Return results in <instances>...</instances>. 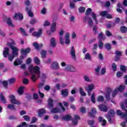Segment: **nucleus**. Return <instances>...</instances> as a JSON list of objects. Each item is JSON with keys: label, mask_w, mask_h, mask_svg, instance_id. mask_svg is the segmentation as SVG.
<instances>
[{"label": "nucleus", "mask_w": 127, "mask_h": 127, "mask_svg": "<svg viewBox=\"0 0 127 127\" xmlns=\"http://www.w3.org/2000/svg\"><path fill=\"white\" fill-rule=\"evenodd\" d=\"M40 77V68L36 65L33 67V72L31 74V79L32 82H36L37 79Z\"/></svg>", "instance_id": "obj_1"}, {"label": "nucleus", "mask_w": 127, "mask_h": 127, "mask_svg": "<svg viewBox=\"0 0 127 127\" xmlns=\"http://www.w3.org/2000/svg\"><path fill=\"white\" fill-rule=\"evenodd\" d=\"M121 106L122 110H123V111H125L126 113L122 112V111L120 110H117V115L118 116H120V117H122V118H124L125 119L126 117H127V110L126 109V107L125 106L124 103H121Z\"/></svg>", "instance_id": "obj_2"}, {"label": "nucleus", "mask_w": 127, "mask_h": 127, "mask_svg": "<svg viewBox=\"0 0 127 127\" xmlns=\"http://www.w3.org/2000/svg\"><path fill=\"white\" fill-rule=\"evenodd\" d=\"M85 14L86 15H90V14H91V17L93 18V20H95L96 24H98L97 16L95 13L92 12V9L91 8H88L86 9Z\"/></svg>", "instance_id": "obj_3"}, {"label": "nucleus", "mask_w": 127, "mask_h": 127, "mask_svg": "<svg viewBox=\"0 0 127 127\" xmlns=\"http://www.w3.org/2000/svg\"><path fill=\"white\" fill-rule=\"evenodd\" d=\"M11 41L12 42L7 43V46H9L10 49H11L12 52H18V49L13 46V45H15V42L13 41V39H11Z\"/></svg>", "instance_id": "obj_4"}, {"label": "nucleus", "mask_w": 127, "mask_h": 127, "mask_svg": "<svg viewBox=\"0 0 127 127\" xmlns=\"http://www.w3.org/2000/svg\"><path fill=\"white\" fill-rule=\"evenodd\" d=\"M9 98L10 99V102L11 104H13L14 105H21V103L19 101L16 100L15 99V96L13 95H11L9 96Z\"/></svg>", "instance_id": "obj_5"}, {"label": "nucleus", "mask_w": 127, "mask_h": 127, "mask_svg": "<svg viewBox=\"0 0 127 127\" xmlns=\"http://www.w3.org/2000/svg\"><path fill=\"white\" fill-rule=\"evenodd\" d=\"M83 21H84V22H87V24L88 25H89V26L91 27H93V24L94 23L93 22V19H92V18L90 17L84 16L83 17Z\"/></svg>", "instance_id": "obj_6"}, {"label": "nucleus", "mask_w": 127, "mask_h": 127, "mask_svg": "<svg viewBox=\"0 0 127 127\" xmlns=\"http://www.w3.org/2000/svg\"><path fill=\"white\" fill-rule=\"evenodd\" d=\"M13 18L15 20L21 21L23 19V15L20 12L15 13L14 15L13 16Z\"/></svg>", "instance_id": "obj_7"}, {"label": "nucleus", "mask_w": 127, "mask_h": 127, "mask_svg": "<svg viewBox=\"0 0 127 127\" xmlns=\"http://www.w3.org/2000/svg\"><path fill=\"white\" fill-rule=\"evenodd\" d=\"M95 89V85L93 84H89L88 87L86 88L85 91L87 92L88 96H91L92 91Z\"/></svg>", "instance_id": "obj_8"}, {"label": "nucleus", "mask_w": 127, "mask_h": 127, "mask_svg": "<svg viewBox=\"0 0 127 127\" xmlns=\"http://www.w3.org/2000/svg\"><path fill=\"white\" fill-rule=\"evenodd\" d=\"M115 55L116 57L115 58V62H118V61H120V59H121V56H123V53L119 51H116Z\"/></svg>", "instance_id": "obj_9"}, {"label": "nucleus", "mask_w": 127, "mask_h": 127, "mask_svg": "<svg viewBox=\"0 0 127 127\" xmlns=\"http://www.w3.org/2000/svg\"><path fill=\"white\" fill-rule=\"evenodd\" d=\"M65 71H67L68 72H76L77 69L73 65H71L70 64L67 65L65 68Z\"/></svg>", "instance_id": "obj_10"}, {"label": "nucleus", "mask_w": 127, "mask_h": 127, "mask_svg": "<svg viewBox=\"0 0 127 127\" xmlns=\"http://www.w3.org/2000/svg\"><path fill=\"white\" fill-rule=\"evenodd\" d=\"M113 90L110 88H107L106 92L105 94V98L107 101H110L111 93H112Z\"/></svg>", "instance_id": "obj_11"}, {"label": "nucleus", "mask_w": 127, "mask_h": 127, "mask_svg": "<svg viewBox=\"0 0 127 127\" xmlns=\"http://www.w3.org/2000/svg\"><path fill=\"white\" fill-rule=\"evenodd\" d=\"M42 35V29H39L38 32L34 31L32 33V36L34 37H40Z\"/></svg>", "instance_id": "obj_12"}, {"label": "nucleus", "mask_w": 127, "mask_h": 127, "mask_svg": "<svg viewBox=\"0 0 127 127\" xmlns=\"http://www.w3.org/2000/svg\"><path fill=\"white\" fill-rule=\"evenodd\" d=\"M51 69H53V70H57L60 68L59 66V64L57 62H54L52 63L50 66Z\"/></svg>", "instance_id": "obj_13"}, {"label": "nucleus", "mask_w": 127, "mask_h": 127, "mask_svg": "<svg viewBox=\"0 0 127 127\" xmlns=\"http://www.w3.org/2000/svg\"><path fill=\"white\" fill-rule=\"evenodd\" d=\"M18 55V52H12V55H9L8 57V59L11 62L14 59L15 57H16Z\"/></svg>", "instance_id": "obj_14"}, {"label": "nucleus", "mask_w": 127, "mask_h": 127, "mask_svg": "<svg viewBox=\"0 0 127 127\" xmlns=\"http://www.w3.org/2000/svg\"><path fill=\"white\" fill-rule=\"evenodd\" d=\"M64 34V31L63 29L61 30L59 33V36L60 37V42L61 44V45H64V41L63 40V37H62V35Z\"/></svg>", "instance_id": "obj_15"}, {"label": "nucleus", "mask_w": 127, "mask_h": 127, "mask_svg": "<svg viewBox=\"0 0 127 127\" xmlns=\"http://www.w3.org/2000/svg\"><path fill=\"white\" fill-rule=\"evenodd\" d=\"M70 53L72 59L76 60V51H75L74 46L71 47Z\"/></svg>", "instance_id": "obj_16"}, {"label": "nucleus", "mask_w": 127, "mask_h": 127, "mask_svg": "<svg viewBox=\"0 0 127 127\" xmlns=\"http://www.w3.org/2000/svg\"><path fill=\"white\" fill-rule=\"evenodd\" d=\"M97 114V110L96 108H92L90 112H88V116L90 118H95V115Z\"/></svg>", "instance_id": "obj_17"}, {"label": "nucleus", "mask_w": 127, "mask_h": 127, "mask_svg": "<svg viewBox=\"0 0 127 127\" xmlns=\"http://www.w3.org/2000/svg\"><path fill=\"white\" fill-rule=\"evenodd\" d=\"M3 55L4 58H7V56L9 55V49L7 47H5L3 48Z\"/></svg>", "instance_id": "obj_18"}, {"label": "nucleus", "mask_w": 127, "mask_h": 127, "mask_svg": "<svg viewBox=\"0 0 127 127\" xmlns=\"http://www.w3.org/2000/svg\"><path fill=\"white\" fill-rule=\"evenodd\" d=\"M98 108L101 112H104L105 113H107V112H108V107L104 104L99 105Z\"/></svg>", "instance_id": "obj_19"}, {"label": "nucleus", "mask_w": 127, "mask_h": 127, "mask_svg": "<svg viewBox=\"0 0 127 127\" xmlns=\"http://www.w3.org/2000/svg\"><path fill=\"white\" fill-rule=\"evenodd\" d=\"M50 44L51 47H56V40L55 38L52 37L50 41Z\"/></svg>", "instance_id": "obj_20"}, {"label": "nucleus", "mask_w": 127, "mask_h": 127, "mask_svg": "<svg viewBox=\"0 0 127 127\" xmlns=\"http://www.w3.org/2000/svg\"><path fill=\"white\" fill-rule=\"evenodd\" d=\"M21 51L22 54H23L24 55H26V54H28V53H30V51H31V49H30V48H27L25 49H22Z\"/></svg>", "instance_id": "obj_21"}, {"label": "nucleus", "mask_w": 127, "mask_h": 127, "mask_svg": "<svg viewBox=\"0 0 127 127\" xmlns=\"http://www.w3.org/2000/svg\"><path fill=\"white\" fill-rule=\"evenodd\" d=\"M33 45L35 47V49H36V50H39V49H41V48L43 47V45L42 44L38 45V44L36 42L33 43Z\"/></svg>", "instance_id": "obj_22"}, {"label": "nucleus", "mask_w": 127, "mask_h": 127, "mask_svg": "<svg viewBox=\"0 0 127 127\" xmlns=\"http://www.w3.org/2000/svg\"><path fill=\"white\" fill-rule=\"evenodd\" d=\"M61 95L62 96H63V97H67L68 95H69V90H68V89L62 90L61 91Z\"/></svg>", "instance_id": "obj_23"}, {"label": "nucleus", "mask_w": 127, "mask_h": 127, "mask_svg": "<svg viewBox=\"0 0 127 127\" xmlns=\"http://www.w3.org/2000/svg\"><path fill=\"white\" fill-rule=\"evenodd\" d=\"M57 24V23L55 22L52 23L51 28H50L51 32H53V33H54V32H55V31H56Z\"/></svg>", "instance_id": "obj_24"}, {"label": "nucleus", "mask_w": 127, "mask_h": 127, "mask_svg": "<svg viewBox=\"0 0 127 127\" xmlns=\"http://www.w3.org/2000/svg\"><path fill=\"white\" fill-rule=\"evenodd\" d=\"M78 120H80V117L78 115H74V119H72L73 124L74 125H77L78 124Z\"/></svg>", "instance_id": "obj_25"}, {"label": "nucleus", "mask_w": 127, "mask_h": 127, "mask_svg": "<svg viewBox=\"0 0 127 127\" xmlns=\"http://www.w3.org/2000/svg\"><path fill=\"white\" fill-rule=\"evenodd\" d=\"M46 113V110L44 108H42L39 110L38 116L39 117H42L44 114Z\"/></svg>", "instance_id": "obj_26"}, {"label": "nucleus", "mask_w": 127, "mask_h": 127, "mask_svg": "<svg viewBox=\"0 0 127 127\" xmlns=\"http://www.w3.org/2000/svg\"><path fill=\"white\" fill-rule=\"evenodd\" d=\"M0 101L3 104H6V99H5V97H4L3 94L2 93H0Z\"/></svg>", "instance_id": "obj_27"}, {"label": "nucleus", "mask_w": 127, "mask_h": 127, "mask_svg": "<svg viewBox=\"0 0 127 127\" xmlns=\"http://www.w3.org/2000/svg\"><path fill=\"white\" fill-rule=\"evenodd\" d=\"M22 64V60L20 59H17L14 62V66H18V65H21Z\"/></svg>", "instance_id": "obj_28"}, {"label": "nucleus", "mask_w": 127, "mask_h": 127, "mask_svg": "<svg viewBox=\"0 0 127 127\" xmlns=\"http://www.w3.org/2000/svg\"><path fill=\"white\" fill-rule=\"evenodd\" d=\"M98 38L99 40L102 41L103 40V41L106 40V36H104V34H103L102 32L100 33L98 36Z\"/></svg>", "instance_id": "obj_29"}, {"label": "nucleus", "mask_w": 127, "mask_h": 127, "mask_svg": "<svg viewBox=\"0 0 127 127\" xmlns=\"http://www.w3.org/2000/svg\"><path fill=\"white\" fill-rule=\"evenodd\" d=\"M72 119V117L69 115H66L64 116L63 117V120L64 121H66V122H69V121H71Z\"/></svg>", "instance_id": "obj_30"}, {"label": "nucleus", "mask_w": 127, "mask_h": 127, "mask_svg": "<svg viewBox=\"0 0 127 127\" xmlns=\"http://www.w3.org/2000/svg\"><path fill=\"white\" fill-rule=\"evenodd\" d=\"M48 106L49 108H53L54 104H53V100L52 98H49L48 102Z\"/></svg>", "instance_id": "obj_31"}, {"label": "nucleus", "mask_w": 127, "mask_h": 127, "mask_svg": "<svg viewBox=\"0 0 127 127\" xmlns=\"http://www.w3.org/2000/svg\"><path fill=\"white\" fill-rule=\"evenodd\" d=\"M125 89H126V86L122 85H120L118 87L116 88L117 91L121 92L125 91Z\"/></svg>", "instance_id": "obj_32"}, {"label": "nucleus", "mask_w": 127, "mask_h": 127, "mask_svg": "<svg viewBox=\"0 0 127 127\" xmlns=\"http://www.w3.org/2000/svg\"><path fill=\"white\" fill-rule=\"evenodd\" d=\"M6 23L9 26H11V27H14V25L12 23V21H11V19L10 18H8L6 19Z\"/></svg>", "instance_id": "obj_33"}, {"label": "nucleus", "mask_w": 127, "mask_h": 127, "mask_svg": "<svg viewBox=\"0 0 127 127\" xmlns=\"http://www.w3.org/2000/svg\"><path fill=\"white\" fill-rule=\"evenodd\" d=\"M120 30L122 33H127V27L125 26H122L120 27Z\"/></svg>", "instance_id": "obj_34"}, {"label": "nucleus", "mask_w": 127, "mask_h": 127, "mask_svg": "<svg viewBox=\"0 0 127 127\" xmlns=\"http://www.w3.org/2000/svg\"><path fill=\"white\" fill-rule=\"evenodd\" d=\"M24 89V87L20 86L18 89V93L19 95H22L23 94V90Z\"/></svg>", "instance_id": "obj_35"}, {"label": "nucleus", "mask_w": 127, "mask_h": 127, "mask_svg": "<svg viewBox=\"0 0 127 127\" xmlns=\"http://www.w3.org/2000/svg\"><path fill=\"white\" fill-rule=\"evenodd\" d=\"M47 52L45 50H42L41 52V55L42 58H46Z\"/></svg>", "instance_id": "obj_36"}, {"label": "nucleus", "mask_w": 127, "mask_h": 127, "mask_svg": "<svg viewBox=\"0 0 127 127\" xmlns=\"http://www.w3.org/2000/svg\"><path fill=\"white\" fill-rule=\"evenodd\" d=\"M79 94L82 97H86V92L83 91V88H79Z\"/></svg>", "instance_id": "obj_37"}, {"label": "nucleus", "mask_w": 127, "mask_h": 127, "mask_svg": "<svg viewBox=\"0 0 127 127\" xmlns=\"http://www.w3.org/2000/svg\"><path fill=\"white\" fill-rule=\"evenodd\" d=\"M34 62L36 65H39V64H40V60L37 57L34 58Z\"/></svg>", "instance_id": "obj_38"}, {"label": "nucleus", "mask_w": 127, "mask_h": 127, "mask_svg": "<svg viewBox=\"0 0 127 127\" xmlns=\"http://www.w3.org/2000/svg\"><path fill=\"white\" fill-rule=\"evenodd\" d=\"M105 47L106 49H107V50H108V51L112 49V46L110 43H106Z\"/></svg>", "instance_id": "obj_39"}, {"label": "nucleus", "mask_w": 127, "mask_h": 127, "mask_svg": "<svg viewBox=\"0 0 127 127\" xmlns=\"http://www.w3.org/2000/svg\"><path fill=\"white\" fill-rule=\"evenodd\" d=\"M19 30L21 31L24 36H27V33L25 32V30L22 27L19 28Z\"/></svg>", "instance_id": "obj_40"}, {"label": "nucleus", "mask_w": 127, "mask_h": 127, "mask_svg": "<svg viewBox=\"0 0 127 127\" xmlns=\"http://www.w3.org/2000/svg\"><path fill=\"white\" fill-rule=\"evenodd\" d=\"M38 22V20L36 18H32L30 21V24H35V23H37Z\"/></svg>", "instance_id": "obj_41"}, {"label": "nucleus", "mask_w": 127, "mask_h": 127, "mask_svg": "<svg viewBox=\"0 0 127 127\" xmlns=\"http://www.w3.org/2000/svg\"><path fill=\"white\" fill-rule=\"evenodd\" d=\"M85 10H86V8H85V7L80 6L78 8V11H79L80 13H83L85 12Z\"/></svg>", "instance_id": "obj_42"}, {"label": "nucleus", "mask_w": 127, "mask_h": 127, "mask_svg": "<svg viewBox=\"0 0 127 127\" xmlns=\"http://www.w3.org/2000/svg\"><path fill=\"white\" fill-rule=\"evenodd\" d=\"M85 59L86 60H91L92 59V58L91 57V55H90V53H87L85 55Z\"/></svg>", "instance_id": "obj_43"}, {"label": "nucleus", "mask_w": 127, "mask_h": 127, "mask_svg": "<svg viewBox=\"0 0 127 127\" xmlns=\"http://www.w3.org/2000/svg\"><path fill=\"white\" fill-rule=\"evenodd\" d=\"M9 83L11 84H14V83H15V78L13 77V78H9L8 80Z\"/></svg>", "instance_id": "obj_44"}, {"label": "nucleus", "mask_w": 127, "mask_h": 127, "mask_svg": "<svg viewBox=\"0 0 127 127\" xmlns=\"http://www.w3.org/2000/svg\"><path fill=\"white\" fill-rule=\"evenodd\" d=\"M60 111H59V109L57 108H53V110H51V113L53 114H57V113H59Z\"/></svg>", "instance_id": "obj_45"}, {"label": "nucleus", "mask_w": 127, "mask_h": 127, "mask_svg": "<svg viewBox=\"0 0 127 127\" xmlns=\"http://www.w3.org/2000/svg\"><path fill=\"white\" fill-rule=\"evenodd\" d=\"M28 127V124H26V122H22L21 125H19L17 126L16 127Z\"/></svg>", "instance_id": "obj_46"}, {"label": "nucleus", "mask_w": 127, "mask_h": 127, "mask_svg": "<svg viewBox=\"0 0 127 127\" xmlns=\"http://www.w3.org/2000/svg\"><path fill=\"white\" fill-rule=\"evenodd\" d=\"M91 102L95 104L96 103V100L95 98V93H93L91 95Z\"/></svg>", "instance_id": "obj_47"}, {"label": "nucleus", "mask_w": 127, "mask_h": 127, "mask_svg": "<svg viewBox=\"0 0 127 127\" xmlns=\"http://www.w3.org/2000/svg\"><path fill=\"white\" fill-rule=\"evenodd\" d=\"M83 79L85 82H91V79L89 77V76L84 75L83 76Z\"/></svg>", "instance_id": "obj_48"}, {"label": "nucleus", "mask_w": 127, "mask_h": 127, "mask_svg": "<svg viewBox=\"0 0 127 127\" xmlns=\"http://www.w3.org/2000/svg\"><path fill=\"white\" fill-rule=\"evenodd\" d=\"M23 119H24V120L26 121V122H29V121H30V117H29L28 115L23 116Z\"/></svg>", "instance_id": "obj_49"}, {"label": "nucleus", "mask_w": 127, "mask_h": 127, "mask_svg": "<svg viewBox=\"0 0 127 127\" xmlns=\"http://www.w3.org/2000/svg\"><path fill=\"white\" fill-rule=\"evenodd\" d=\"M120 70L123 72H127V66L124 65H121L120 66Z\"/></svg>", "instance_id": "obj_50"}, {"label": "nucleus", "mask_w": 127, "mask_h": 127, "mask_svg": "<svg viewBox=\"0 0 127 127\" xmlns=\"http://www.w3.org/2000/svg\"><path fill=\"white\" fill-rule=\"evenodd\" d=\"M4 88H7V86H8V83L7 82V81L4 80L1 82Z\"/></svg>", "instance_id": "obj_51"}, {"label": "nucleus", "mask_w": 127, "mask_h": 127, "mask_svg": "<svg viewBox=\"0 0 127 127\" xmlns=\"http://www.w3.org/2000/svg\"><path fill=\"white\" fill-rule=\"evenodd\" d=\"M7 108L9 109V110H15V107L13 104H8L7 105Z\"/></svg>", "instance_id": "obj_52"}, {"label": "nucleus", "mask_w": 127, "mask_h": 127, "mask_svg": "<svg viewBox=\"0 0 127 127\" xmlns=\"http://www.w3.org/2000/svg\"><path fill=\"white\" fill-rule=\"evenodd\" d=\"M106 118L107 119L109 123H111V124L112 123H113V119H112V118L111 117V115H106Z\"/></svg>", "instance_id": "obj_53"}, {"label": "nucleus", "mask_w": 127, "mask_h": 127, "mask_svg": "<svg viewBox=\"0 0 127 127\" xmlns=\"http://www.w3.org/2000/svg\"><path fill=\"white\" fill-rule=\"evenodd\" d=\"M100 14L101 16H106L108 14V11H102L100 12Z\"/></svg>", "instance_id": "obj_54"}, {"label": "nucleus", "mask_w": 127, "mask_h": 127, "mask_svg": "<svg viewBox=\"0 0 127 127\" xmlns=\"http://www.w3.org/2000/svg\"><path fill=\"white\" fill-rule=\"evenodd\" d=\"M100 70H101V66L100 65L97 66V68H95V71L97 75L99 74V73L100 72Z\"/></svg>", "instance_id": "obj_55"}, {"label": "nucleus", "mask_w": 127, "mask_h": 127, "mask_svg": "<svg viewBox=\"0 0 127 127\" xmlns=\"http://www.w3.org/2000/svg\"><path fill=\"white\" fill-rule=\"evenodd\" d=\"M104 96H99L97 98V101L98 102H104Z\"/></svg>", "instance_id": "obj_56"}, {"label": "nucleus", "mask_w": 127, "mask_h": 127, "mask_svg": "<svg viewBox=\"0 0 127 127\" xmlns=\"http://www.w3.org/2000/svg\"><path fill=\"white\" fill-rule=\"evenodd\" d=\"M98 46H99V48H100V49H102V48H103V47L104 46V44L103 43L102 41L99 40Z\"/></svg>", "instance_id": "obj_57"}, {"label": "nucleus", "mask_w": 127, "mask_h": 127, "mask_svg": "<svg viewBox=\"0 0 127 127\" xmlns=\"http://www.w3.org/2000/svg\"><path fill=\"white\" fill-rule=\"evenodd\" d=\"M111 67L114 72H115V71H117V64H116V63H113Z\"/></svg>", "instance_id": "obj_58"}, {"label": "nucleus", "mask_w": 127, "mask_h": 127, "mask_svg": "<svg viewBox=\"0 0 127 127\" xmlns=\"http://www.w3.org/2000/svg\"><path fill=\"white\" fill-rule=\"evenodd\" d=\"M8 120L15 121V120H17V117L14 116H10L8 118Z\"/></svg>", "instance_id": "obj_59"}, {"label": "nucleus", "mask_w": 127, "mask_h": 127, "mask_svg": "<svg viewBox=\"0 0 127 127\" xmlns=\"http://www.w3.org/2000/svg\"><path fill=\"white\" fill-rule=\"evenodd\" d=\"M104 6L105 7H109V6H111V1H106Z\"/></svg>", "instance_id": "obj_60"}, {"label": "nucleus", "mask_w": 127, "mask_h": 127, "mask_svg": "<svg viewBox=\"0 0 127 127\" xmlns=\"http://www.w3.org/2000/svg\"><path fill=\"white\" fill-rule=\"evenodd\" d=\"M37 121V118L36 117H33L32 118V121L30 122L31 124H34L35 123H36Z\"/></svg>", "instance_id": "obj_61"}, {"label": "nucleus", "mask_w": 127, "mask_h": 127, "mask_svg": "<svg viewBox=\"0 0 127 127\" xmlns=\"http://www.w3.org/2000/svg\"><path fill=\"white\" fill-rule=\"evenodd\" d=\"M106 35L107 36H108V37H110V36H112L113 34H112V33H111V32H110V31L106 30Z\"/></svg>", "instance_id": "obj_62"}, {"label": "nucleus", "mask_w": 127, "mask_h": 127, "mask_svg": "<svg viewBox=\"0 0 127 127\" xmlns=\"http://www.w3.org/2000/svg\"><path fill=\"white\" fill-rule=\"evenodd\" d=\"M29 80L27 78H24L23 80V83L24 84V85H27V84H29Z\"/></svg>", "instance_id": "obj_63"}, {"label": "nucleus", "mask_w": 127, "mask_h": 127, "mask_svg": "<svg viewBox=\"0 0 127 127\" xmlns=\"http://www.w3.org/2000/svg\"><path fill=\"white\" fill-rule=\"evenodd\" d=\"M94 123L95 121L94 120H89L88 121V124L89 125V126H93Z\"/></svg>", "instance_id": "obj_64"}]
</instances>
